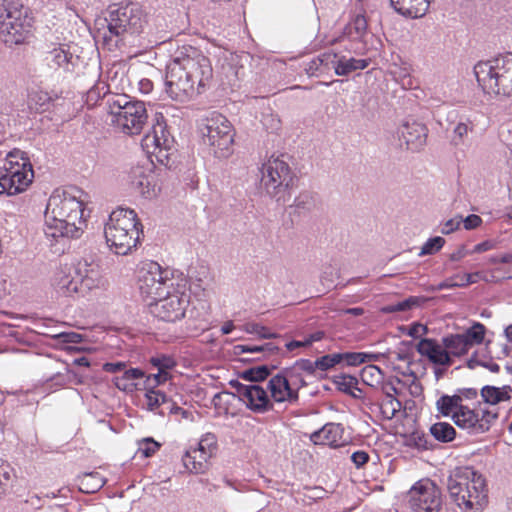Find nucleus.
Returning <instances> with one entry per match:
<instances>
[{"label":"nucleus","mask_w":512,"mask_h":512,"mask_svg":"<svg viewBox=\"0 0 512 512\" xmlns=\"http://www.w3.org/2000/svg\"><path fill=\"white\" fill-rule=\"evenodd\" d=\"M150 15L145 7L137 2L123 6H110L107 27L111 36L118 38L116 43L135 45V41L149 26Z\"/></svg>","instance_id":"obj_4"},{"label":"nucleus","mask_w":512,"mask_h":512,"mask_svg":"<svg viewBox=\"0 0 512 512\" xmlns=\"http://www.w3.org/2000/svg\"><path fill=\"white\" fill-rule=\"evenodd\" d=\"M172 145L173 140L162 125L155 126L152 132L146 134L142 139V147L146 153L162 164L168 160Z\"/></svg>","instance_id":"obj_18"},{"label":"nucleus","mask_w":512,"mask_h":512,"mask_svg":"<svg viewBox=\"0 0 512 512\" xmlns=\"http://www.w3.org/2000/svg\"><path fill=\"white\" fill-rule=\"evenodd\" d=\"M361 379L365 384L373 388H378V386L381 385V381L384 379V375L379 367L366 365L361 370Z\"/></svg>","instance_id":"obj_33"},{"label":"nucleus","mask_w":512,"mask_h":512,"mask_svg":"<svg viewBox=\"0 0 512 512\" xmlns=\"http://www.w3.org/2000/svg\"><path fill=\"white\" fill-rule=\"evenodd\" d=\"M125 367H126V364L124 362L106 363L103 366L105 371L111 372V373L122 371L125 369Z\"/></svg>","instance_id":"obj_64"},{"label":"nucleus","mask_w":512,"mask_h":512,"mask_svg":"<svg viewBox=\"0 0 512 512\" xmlns=\"http://www.w3.org/2000/svg\"><path fill=\"white\" fill-rule=\"evenodd\" d=\"M216 443L217 440L215 435L208 433L202 436L197 446L193 447V449L202 455H205V457L209 459L216 449Z\"/></svg>","instance_id":"obj_37"},{"label":"nucleus","mask_w":512,"mask_h":512,"mask_svg":"<svg viewBox=\"0 0 512 512\" xmlns=\"http://www.w3.org/2000/svg\"><path fill=\"white\" fill-rule=\"evenodd\" d=\"M447 489L451 499L466 512H478L487 502L485 479L471 467L454 469L448 477Z\"/></svg>","instance_id":"obj_3"},{"label":"nucleus","mask_w":512,"mask_h":512,"mask_svg":"<svg viewBox=\"0 0 512 512\" xmlns=\"http://www.w3.org/2000/svg\"><path fill=\"white\" fill-rule=\"evenodd\" d=\"M417 351L435 365L450 366L452 364V358L442 341L439 343L434 339H422L417 344Z\"/></svg>","instance_id":"obj_25"},{"label":"nucleus","mask_w":512,"mask_h":512,"mask_svg":"<svg viewBox=\"0 0 512 512\" xmlns=\"http://www.w3.org/2000/svg\"><path fill=\"white\" fill-rule=\"evenodd\" d=\"M81 297H85L94 290L105 289L108 281L103 269L95 263H78L76 265Z\"/></svg>","instance_id":"obj_19"},{"label":"nucleus","mask_w":512,"mask_h":512,"mask_svg":"<svg viewBox=\"0 0 512 512\" xmlns=\"http://www.w3.org/2000/svg\"><path fill=\"white\" fill-rule=\"evenodd\" d=\"M470 128L466 123H458L454 128V134L460 139H463L469 132Z\"/></svg>","instance_id":"obj_62"},{"label":"nucleus","mask_w":512,"mask_h":512,"mask_svg":"<svg viewBox=\"0 0 512 512\" xmlns=\"http://www.w3.org/2000/svg\"><path fill=\"white\" fill-rule=\"evenodd\" d=\"M437 411L444 417H450L454 424L470 433L481 434L488 431L497 419L496 409H481L480 413L463 404L458 395H443L436 401Z\"/></svg>","instance_id":"obj_6"},{"label":"nucleus","mask_w":512,"mask_h":512,"mask_svg":"<svg viewBox=\"0 0 512 512\" xmlns=\"http://www.w3.org/2000/svg\"><path fill=\"white\" fill-rule=\"evenodd\" d=\"M239 349H241L242 352H267L269 354H273L275 351H277V347L272 344H265L263 346H246L241 345L238 346Z\"/></svg>","instance_id":"obj_52"},{"label":"nucleus","mask_w":512,"mask_h":512,"mask_svg":"<svg viewBox=\"0 0 512 512\" xmlns=\"http://www.w3.org/2000/svg\"><path fill=\"white\" fill-rule=\"evenodd\" d=\"M267 375L268 370L264 366L250 369L245 373V376L249 378L252 382L263 380L267 377Z\"/></svg>","instance_id":"obj_53"},{"label":"nucleus","mask_w":512,"mask_h":512,"mask_svg":"<svg viewBox=\"0 0 512 512\" xmlns=\"http://www.w3.org/2000/svg\"><path fill=\"white\" fill-rule=\"evenodd\" d=\"M234 398H235L234 394L228 393V392H222V393H218L214 396L213 403H214L215 407H218L221 405L222 402L229 403Z\"/></svg>","instance_id":"obj_59"},{"label":"nucleus","mask_w":512,"mask_h":512,"mask_svg":"<svg viewBox=\"0 0 512 512\" xmlns=\"http://www.w3.org/2000/svg\"><path fill=\"white\" fill-rule=\"evenodd\" d=\"M332 63L335 73L340 76L348 75L356 70H363L368 66V61L365 59L337 58L336 55H333Z\"/></svg>","instance_id":"obj_29"},{"label":"nucleus","mask_w":512,"mask_h":512,"mask_svg":"<svg viewBox=\"0 0 512 512\" xmlns=\"http://www.w3.org/2000/svg\"><path fill=\"white\" fill-rule=\"evenodd\" d=\"M113 122L124 133L139 134L147 122V111L143 102L130 100L127 95H117L110 102Z\"/></svg>","instance_id":"obj_13"},{"label":"nucleus","mask_w":512,"mask_h":512,"mask_svg":"<svg viewBox=\"0 0 512 512\" xmlns=\"http://www.w3.org/2000/svg\"><path fill=\"white\" fill-rule=\"evenodd\" d=\"M80 490L94 493L104 485V479L98 473H85L79 479Z\"/></svg>","instance_id":"obj_32"},{"label":"nucleus","mask_w":512,"mask_h":512,"mask_svg":"<svg viewBox=\"0 0 512 512\" xmlns=\"http://www.w3.org/2000/svg\"><path fill=\"white\" fill-rule=\"evenodd\" d=\"M457 285L458 287H465L469 284L476 283L478 278L480 277V273H466L463 275H457Z\"/></svg>","instance_id":"obj_55"},{"label":"nucleus","mask_w":512,"mask_h":512,"mask_svg":"<svg viewBox=\"0 0 512 512\" xmlns=\"http://www.w3.org/2000/svg\"><path fill=\"white\" fill-rule=\"evenodd\" d=\"M160 447V444L153 438H144L138 442L137 453L143 457L152 456Z\"/></svg>","instance_id":"obj_44"},{"label":"nucleus","mask_w":512,"mask_h":512,"mask_svg":"<svg viewBox=\"0 0 512 512\" xmlns=\"http://www.w3.org/2000/svg\"><path fill=\"white\" fill-rule=\"evenodd\" d=\"M5 174L0 176V195H16L24 192L32 183L34 172L26 153L9 152L5 160Z\"/></svg>","instance_id":"obj_12"},{"label":"nucleus","mask_w":512,"mask_h":512,"mask_svg":"<svg viewBox=\"0 0 512 512\" xmlns=\"http://www.w3.org/2000/svg\"><path fill=\"white\" fill-rule=\"evenodd\" d=\"M369 459V456L364 451H356L351 455V460L357 467L364 465Z\"/></svg>","instance_id":"obj_60"},{"label":"nucleus","mask_w":512,"mask_h":512,"mask_svg":"<svg viewBox=\"0 0 512 512\" xmlns=\"http://www.w3.org/2000/svg\"><path fill=\"white\" fill-rule=\"evenodd\" d=\"M172 379V374H166L157 371V373L149 374L144 381L145 389H155L157 386L166 383Z\"/></svg>","instance_id":"obj_42"},{"label":"nucleus","mask_w":512,"mask_h":512,"mask_svg":"<svg viewBox=\"0 0 512 512\" xmlns=\"http://www.w3.org/2000/svg\"><path fill=\"white\" fill-rule=\"evenodd\" d=\"M84 192L75 187L55 189L46 205L44 220L48 236L79 238L86 226Z\"/></svg>","instance_id":"obj_2"},{"label":"nucleus","mask_w":512,"mask_h":512,"mask_svg":"<svg viewBox=\"0 0 512 512\" xmlns=\"http://www.w3.org/2000/svg\"><path fill=\"white\" fill-rule=\"evenodd\" d=\"M304 384L303 379H299V383H297L294 378H290L286 370L284 374L275 375L269 380L270 399L279 403L296 400L297 389Z\"/></svg>","instance_id":"obj_20"},{"label":"nucleus","mask_w":512,"mask_h":512,"mask_svg":"<svg viewBox=\"0 0 512 512\" xmlns=\"http://www.w3.org/2000/svg\"><path fill=\"white\" fill-rule=\"evenodd\" d=\"M237 392L244 403L255 412H264L270 408V398L259 384H239Z\"/></svg>","instance_id":"obj_22"},{"label":"nucleus","mask_w":512,"mask_h":512,"mask_svg":"<svg viewBox=\"0 0 512 512\" xmlns=\"http://www.w3.org/2000/svg\"><path fill=\"white\" fill-rule=\"evenodd\" d=\"M326 490L322 487H306L303 490V501L311 503L319 499H323L326 496Z\"/></svg>","instance_id":"obj_49"},{"label":"nucleus","mask_w":512,"mask_h":512,"mask_svg":"<svg viewBox=\"0 0 512 512\" xmlns=\"http://www.w3.org/2000/svg\"><path fill=\"white\" fill-rule=\"evenodd\" d=\"M149 363L151 366L157 371L166 373V374H172V371L176 367V361L165 354H157L155 356H152L149 359Z\"/></svg>","instance_id":"obj_35"},{"label":"nucleus","mask_w":512,"mask_h":512,"mask_svg":"<svg viewBox=\"0 0 512 512\" xmlns=\"http://www.w3.org/2000/svg\"><path fill=\"white\" fill-rule=\"evenodd\" d=\"M322 338H323V333L316 332V333H313L310 336L306 337L304 340H295V341L288 342L286 344V348L289 351H293L294 349H297V348L308 347L312 343L317 342V341L321 340Z\"/></svg>","instance_id":"obj_46"},{"label":"nucleus","mask_w":512,"mask_h":512,"mask_svg":"<svg viewBox=\"0 0 512 512\" xmlns=\"http://www.w3.org/2000/svg\"><path fill=\"white\" fill-rule=\"evenodd\" d=\"M485 336V327L481 323H475L471 328L461 334H450L442 338L449 356L460 357L465 355L471 347L481 344Z\"/></svg>","instance_id":"obj_17"},{"label":"nucleus","mask_w":512,"mask_h":512,"mask_svg":"<svg viewBox=\"0 0 512 512\" xmlns=\"http://www.w3.org/2000/svg\"><path fill=\"white\" fill-rule=\"evenodd\" d=\"M343 356V361L347 363V365L355 366L361 363H365L368 361H376L379 358L378 354H367L361 352H353V353H341Z\"/></svg>","instance_id":"obj_40"},{"label":"nucleus","mask_w":512,"mask_h":512,"mask_svg":"<svg viewBox=\"0 0 512 512\" xmlns=\"http://www.w3.org/2000/svg\"><path fill=\"white\" fill-rule=\"evenodd\" d=\"M444 244L445 240L440 236L430 238L421 247L419 256L434 254L438 252L443 247Z\"/></svg>","instance_id":"obj_43"},{"label":"nucleus","mask_w":512,"mask_h":512,"mask_svg":"<svg viewBox=\"0 0 512 512\" xmlns=\"http://www.w3.org/2000/svg\"><path fill=\"white\" fill-rule=\"evenodd\" d=\"M407 381H409V392L412 396L418 397L422 394V385L420 382L416 379L415 376L408 377Z\"/></svg>","instance_id":"obj_57"},{"label":"nucleus","mask_w":512,"mask_h":512,"mask_svg":"<svg viewBox=\"0 0 512 512\" xmlns=\"http://www.w3.org/2000/svg\"><path fill=\"white\" fill-rule=\"evenodd\" d=\"M311 441L317 445H327L333 448L341 447L349 442L340 424L328 423L310 436Z\"/></svg>","instance_id":"obj_24"},{"label":"nucleus","mask_w":512,"mask_h":512,"mask_svg":"<svg viewBox=\"0 0 512 512\" xmlns=\"http://www.w3.org/2000/svg\"><path fill=\"white\" fill-rule=\"evenodd\" d=\"M65 343H79L82 341V336L75 332H63L56 336Z\"/></svg>","instance_id":"obj_58"},{"label":"nucleus","mask_w":512,"mask_h":512,"mask_svg":"<svg viewBox=\"0 0 512 512\" xmlns=\"http://www.w3.org/2000/svg\"><path fill=\"white\" fill-rule=\"evenodd\" d=\"M418 304V299L416 297H409L403 301H400L395 304L386 305L381 308L382 313H395V312H403L412 309L414 306Z\"/></svg>","instance_id":"obj_41"},{"label":"nucleus","mask_w":512,"mask_h":512,"mask_svg":"<svg viewBox=\"0 0 512 512\" xmlns=\"http://www.w3.org/2000/svg\"><path fill=\"white\" fill-rule=\"evenodd\" d=\"M386 358L388 365L397 372L405 374L409 368L410 359L405 353L390 352Z\"/></svg>","instance_id":"obj_36"},{"label":"nucleus","mask_w":512,"mask_h":512,"mask_svg":"<svg viewBox=\"0 0 512 512\" xmlns=\"http://www.w3.org/2000/svg\"><path fill=\"white\" fill-rule=\"evenodd\" d=\"M494 248V243L491 241H484L474 246L472 253H482Z\"/></svg>","instance_id":"obj_63"},{"label":"nucleus","mask_w":512,"mask_h":512,"mask_svg":"<svg viewBox=\"0 0 512 512\" xmlns=\"http://www.w3.org/2000/svg\"><path fill=\"white\" fill-rule=\"evenodd\" d=\"M336 383L341 391L356 396L353 391L355 385L357 384L356 378L351 376H344L337 380Z\"/></svg>","instance_id":"obj_50"},{"label":"nucleus","mask_w":512,"mask_h":512,"mask_svg":"<svg viewBox=\"0 0 512 512\" xmlns=\"http://www.w3.org/2000/svg\"><path fill=\"white\" fill-rule=\"evenodd\" d=\"M130 184L132 189L148 200L155 199L161 192L159 180L151 170L139 167L133 169L130 174Z\"/></svg>","instance_id":"obj_21"},{"label":"nucleus","mask_w":512,"mask_h":512,"mask_svg":"<svg viewBox=\"0 0 512 512\" xmlns=\"http://www.w3.org/2000/svg\"><path fill=\"white\" fill-rule=\"evenodd\" d=\"M33 17L20 0H2L0 34L9 45L25 43L32 34Z\"/></svg>","instance_id":"obj_8"},{"label":"nucleus","mask_w":512,"mask_h":512,"mask_svg":"<svg viewBox=\"0 0 512 512\" xmlns=\"http://www.w3.org/2000/svg\"><path fill=\"white\" fill-rule=\"evenodd\" d=\"M208 460L205 455L197 452L192 447L182 457L184 468L194 474L204 473L208 469Z\"/></svg>","instance_id":"obj_28"},{"label":"nucleus","mask_w":512,"mask_h":512,"mask_svg":"<svg viewBox=\"0 0 512 512\" xmlns=\"http://www.w3.org/2000/svg\"><path fill=\"white\" fill-rule=\"evenodd\" d=\"M474 74L486 94L512 95V55L479 62L474 67Z\"/></svg>","instance_id":"obj_10"},{"label":"nucleus","mask_w":512,"mask_h":512,"mask_svg":"<svg viewBox=\"0 0 512 512\" xmlns=\"http://www.w3.org/2000/svg\"><path fill=\"white\" fill-rule=\"evenodd\" d=\"M461 224H462L461 217L457 216V217L451 218L442 224L441 233L448 235V234L458 230L459 227L461 226Z\"/></svg>","instance_id":"obj_51"},{"label":"nucleus","mask_w":512,"mask_h":512,"mask_svg":"<svg viewBox=\"0 0 512 512\" xmlns=\"http://www.w3.org/2000/svg\"><path fill=\"white\" fill-rule=\"evenodd\" d=\"M482 223V219L480 216L476 214H471L466 218L462 219V224L466 230H472L479 227Z\"/></svg>","instance_id":"obj_56"},{"label":"nucleus","mask_w":512,"mask_h":512,"mask_svg":"<svg viewBox=\"0 0 512 512\" xmlns=\"http://www.w3.org/2000/svg\"><path fill=\"white\" fill-rule=\"evenodd\" d=\"M401 409V402L397 398H383L380 412L384 419H392Z\"/></svg>","instance_id":"obj_39"},{"label":"nucleus","mask_w":512,"mask_h":512,"mask_svg":"<svg viewBox=\"0 0 512 512\" xmlns=\"http://www.w3.org/2000/svg\"><path fill=\"white\" fill-rule=\"evenodd\" d=\"M144 372L138 368L125 370L123 375L114 378L115 386L125 392H133L137 389L135 380L144 377Z\"/></svg>","instance_id":"obj_31"},{"label":"nucleus","mask_w":512,"mask_h":512,"mask_svg":"<svg viewBox=\"0 0 512 512\" xmlns=\"http://www.w3.org/2000/svg\"><path fill=\"white\" fill-rule=\"evenodd\" d=\"M46 60L48 65L55 70H69L70 66L74 64V54L70 50V46L60 45L48 52Z\"/></svg>","instance_id":"obj_27"},{"label":"nucleus","mask_w":512,"mask_h":512,"mask_svg":"<svg viewBox=\"0 0 512 512\" xmlns=\"http://www.w3.org/2000/svg\"><path fill=\"white\" fill-rule=\"evenodd\" d=\"M184 282V279L175 276L169 269L154 261L143 262L138 269V289L148 305L160 297L167 296Z\"/></svg>","instance_id":"obj_9"},{"label":"nucleus","mask_w":512,"mask_h":512,"mask_svg":"<svg viewBox=\"0 0 512 512\" xmlns=\"http://www.w3.org/2000/svg\"><path fill=\"white\" fill-rule=\"evenodd\" d=\"M316 368V361L312 362L310 360H300L296 362L295 365L291 369H288L287 371L288 375H290V378H294L297 381V383H299V379H302L300 377L301 372H307L309 374H312L314 373Z\"/></svg>","instance_id":"obj_38"},{"label":"nucleus","mask_w":512,"mask_h":512,"mask_svg":"<svg viewBox=\"0 0 512 512\" xmlns=\"http://www.w3.org/2000/svg\"><path fill=\"white\" fill-rule=\"evenodd\" d=\"M50 286L57 298L81 297L76 265L65 264L57 267L52 273Z\"/></svg>","instance_id":"obj_16"},{"label":"nucleus","mask_w":512,"mask_h":512,"mask_svg":"<svg viewBox=\"0 0 512 512\" xmlns=\"http://www.w3.org/2000/svg\"><path fill=\"white\" fill-rule=\"evenodd\" d=\"M343 361V356L341 353H335L330 355H325L316 360V367L322 371L328 370L334 367L336 364Z\"/></svg>","instance_id":"obj_45"},{"label":"nucleus","mask_w":512,"mask_h":512,"mask_svg":"<svg viewBox=\"0 0 512 512\" xmlns=\"http://www.w3.org/2000/svg\"><path fill=\"white\" fill-rule=\"evenodd\" d=\"M146 390H147V392L145 394L146 405L149 410H155L162 403L165 402L166 397L161 392L156 391L154 389H146Z\"/></svg>","instance_id":"obj_47"},{"label":"nucleus","mask_w":512,"mask_h":512,"mask_svg":"<svg viewBox=\"0 0 512 512\" xmlns=\"http://www.w3.org/2000/svg\"><path fill=\"white\" fill-rule=\"evenodd\" d=\"M200 132L203 143L215 157L226 159L233 154L235 131L224 115L211 113L203 119Z\"/></svg>","instance_id":"obj_11"},{"label":"nucleus","mask_w":512,"mask_h":512,"mask_svg":"<svg viewBox=\"0 0 512 512\" xmlns=\"http://www.w3.org/2000/svg\"><path fill=\"white\" fill-rule=\"evenodd\" d=\"M431 434L441 442H450L455 438L456 431L449 423L438 422L431 426Z\"/></svg>","instance_id":"obj_34"},{"label":"nucleus","mask_w":512,"mask_h":512,"mask_svg":"<svg viewBox=\"0 0 512 512\" xmlns=\"http://www.w3.org/2000/svg\"><path fill=\"white\" fill-rule=\"evenodd\" d=\"M142 225L130 209L118 208L111 212L105 224L104 235L109 249L118 255H128L136 249Z\"/></svg>","instance_id":"obj_5"},{"label":"nucleus","mask_w":512,"mask_h":512,"mask_svg":"<svg viewBox=\"0 0 512 512\" xmlns=\"http://www.w3.org/2000/svg\"><path fill=\"white\" fill-rule=\"evenodd\" d=\"M212 78L209 58L192 46H184L167 66L165 91L172 100L186 102L202 93Z\"/></svg>","instance_id":"obj_1"},{"label":"nucleus","mask_w":512,"mask_h":512,"mask_svg":"<svg viewBox=\"0 0 512 512\" xmlns=\"http://www.w3.org/2000/svg\"><path fill=\"white\" fill-rule=\"evenodd\" d=\"M261 187L270 198L285 204L292 195L295 174L284 154L271 155L261 168Z\"/></svg>","instance_id":"obj_7"},{"label":"nucleus","mask_w":512,"mask_h":512,"mask_svg":"<svg viewBox=\"0 0 512 512\" xmlns=\"http://www.w3.org/2000/svg\"><path fill=\"white\" fill-rule=\"evenodd\" d=\"M399 139L408 150L419 151L426 144L427 128L416 121L405 122L399 128Z\"/></svg>","instance_id":"obj_23"},{"label":"nucleus","mask_w":512,"mask_h":512,"mask_svg":"<svg viewBox=\"0 0 512 512\" xmlns=\"http://www.w3.org/2000/svg\"><path fill=\"white\" fill-rule=\"evenodd\" d=\"M189 300L187 283L184 282L178 288L169 292L167 296L160 297L150 303L149 307L151 313L157 318L167 322H175L185 316Z\"/></svg>","instance_id":"obj_14"},{"label":"nucleus","mask_w":512,"mask_h":512,"mask_svg":"<svg viewBox=\"0 0 512 512\" xmlns=\"http://www.w3.org/2000/svg\"><path fill=\"white\" fill-rule=\"evenodd\" d=\"M511 392L512 389L510 386L498 388L487 385L481 389L480 395L485 403L495 406L500 402L509 400Z\"/></svg>","instance_id":"obj_30"},{"label":"nucleus","mask_w":512,"mask_h":512,"mask_svg":"<svg viewBox=\"0 0 512 512\" xmlns=\"http://www.w3.org/2000/svg\"><path fill=\"white\" fill-rule=\"evenodd\" d=\"M377 389L382 391L384 398H397L399 395V391L394 384L392 382H384V379L381 381V385H379Z\"/></svg>","instance_id":"obj_54"},{"label":"nucleus","mask_w":512,"mask_h":512,"mask_svg":"<svg viewBox=\"0 0 512 512\" xmlns=\"http://www.w3.org/2000/svg\"><path fill=\"white\" fill-rule=\"evenodd\" d=\"M391 5L399 14L417 19L426 15L429 9V0H390Z\"/></svg>","instance_id":"obj_26"},{"label":"nucleus","mask_w":512,"mask_h":512,"mask_svg":"<svg viewBox=\"0 0 512 512\" xmlns=\"http://www.w3.org/2000/svg\"><path fill=\"white\" fill-rule=\"evenodd\" d=\"M427 333V327L425 325H422L420 323H415L409 328L408 334L411 337L418 338Z\"/></svg>","instance_id":"obj_61"},{"label":"nucleus","mask_w":512,"mask_h":512,"mask_svg":"<svg viewBox=\"0 0 512 512\" xmlns=\"http://www.w3.org/2000/svg\"><path fill=\"white\" fill-rule=\"evenodd\" d=\"M409 506L413 512H439L441 492L428 479L416 482L408 492Z\"/></svg>","instance_id":"obj_15"},{"label":"nucleus","mask_w":512,"mask_h":512,"mask_svg":"<svg viewBox=\"0 0 512 512\" xmlns=\"http://www.w3.org/2000/svg\"><path fill=\"white\" fill-rule=\"evenodd\" d=\"M367 29V20L363 14H357L349 25V34L361 37Z\"/></svg>","instance_id":"obj_48"}]
</instances>
